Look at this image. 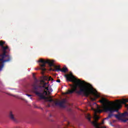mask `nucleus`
I'll return each instance as SVG.
<instances>
[{
  "label": "nucleus",
  "mask_w": 128,
  "mask_h": 128,
  "mask_svg": "<svg viewBox=\"0 0 128 128\" xmlns=\"http://www.w3.org/2000/svg\"><path fill=\"white\" fill-rule=\"evenodd\" d=\"M66 80L68 82H74L76 84H70L72 88V90H68L65 92V94H72L74 92H76L78 94H83L85 96H90L91 94H93L94 98H90L91 100L94 102L98 98H100V96L98 93L94 92V88L92 85L88 84V85H80V84L84 82L80 80H76L74 76L72 75V74H66L65 76Z\"/></svg>",
  "instance_id": "obj_1"
},
{
  "label": "nucleus",
  "mask_w": 128,
  "mask_h": 128,
  "mask_svg": "<svg viewBox=\"0 0 128 128\" xmlns=\"http://www.w3.org/2000/svg\"><path fill=\"white\" fill-rule=\"evenodd\" d=\"M100 102L102 104L101 106L102 110L98 108L96 110L98 114H102V112H118V110L122 108L120 104L108 102L106 98H103L100 100Z\"/></svg>",
  "instance_id": "obj_2"
},
{
  "label": "nucleus",
  "mask_w": 128,
  "mask_h": 128,
  "mask_svg": "<svg viewBox=\"0 0 128 128\" xmlns=\"http://www.w3.org/2000/svg\"><path fill=\"white\" fill-rule=\"evenodd\" d=\"M54 60H44V59H40V60L38 61V62H41L40 64V68L42 70V72H46V64H48L50 66V68H52V66H54V68L55 70H53V72H68V70L66 68H63L62 69H60V66H56L54 64Z\"/></svg>",
  "instance_id": "obj_3"
},
{
  "label": "nucleus",
  "mask_w": 128,
  "mask_h": 128,
  "mask_svg": "<svg viewBox=\"0 0 128 128\" xmlns=\"http://www.w3.org/2000/svg\"><path fill=\"white\" fill-rule=\"evenodd\" d=\"M42 86H36V84H34L33 85L32 92L37 96H39L40 100H45L46 102H54L56 104V100H54L52 99V98L47 97L48 96V91L46 90H44V92H42Z\"/></svg>",
  "instance_id": "obj_4"
},
{
  "label": "nucleus",
  "mask_w": 128,
  "mask_h": 128,
  "mask_svg": "<svg viewBox=\"0 0 128 128\" xmlns=\"http://www.w3.org/2000/svg\"><path fill=\"white\" fill-rule=\"evenodd\" d=\"M41 84H43L42 86H41L40 85H36V86H41V88H42V89L40 90L41 92H42V88H44V90H48V92H47V93H48V96H50V92H52V88H50V89L48 88V82H44V80H42Z\"/></svg>",
  "instance_id": "obj_5"
},
{
  "label": "nucleus",
  "mask_w": 128,
  "mask_h": 128,
  "mask_svg": "<svg viewBox=\"0 0 128 128\" xmlns=\"http://www.w3.org/2000/svg\"><path fill=\"white\" fill-rule=\"evenodd\" d=\"M6 50H3V53L0 55V60H3L4 58H8V60H6L3 62H10L12 59V58L9 55H6Z\"/></svg>",
  "instance_id": "obj_6"
},
{
  "label": "nucleus",
  "mask_w": 128,
  "mask_h": 128,
  "mask_svg": "<svg viewBox=\"0 0 128 128\" xmlns=\"http://www.w3.org/2000/svg\"><path fill=\"white\" fill-rule=\"evenodd\" d=\"M94 118L95 120L94 121L92 122V124H93V126H94L96 128H98V126H100V124L98 123V120H100V116H98V114H94Z\"/></svg>",
  "instance_id": "obj_7"
},
{
  "label": "nucleus",
  "mask_w": 128,
  "mask_h": 128,
  "mask_svg": "<svg viewBox=\"0 0 128 128\" xmlns=\"http://www.w3.org/2000/svg\"><path fill=\"white\" fill-rule=\"evenodd\" d=\"M115 118H118V120H120L121 118H126V116H128V112H125L122 114H117L114 115Z\"/></svg>",
  "instance_id": "obj_8"
},
{
  "label": "nucleus",
  "mask_w": 128,
  "mask_h": 128,
  "mask_svg": "<svg viewBox=\"0 0 128 128\" xmlns=\"http://www.w3.org/2000/svg\"><path fill=\"white\" fill-rule=\"evenodd\" d=\"M65 104H66V100H64L61 102H58V100H56V102H55V105L59 106H60L61 108H64Z\"/></svg>",
  "instance_id": "obj_9"
},
{
  "label": "nucleus",
  "mask_w": 128,
  "mask_h": 128,
  "mask_svg": "<svg viewBox=\"0 0 128 128\" xmlns=\"http://www.w3.org/2000/svg\"><path fill=\"white\" fill-rule=\"evenodd\" d=\"M9 118H10V120H12L16 122V118H14V114H12V112H10Z\"/></svg>",
  "instance_id": "obj_10"
},
{
  "label": "nucleus",
  "mask_w": 128,
  "mask_h": 128,
  "mask_svg": "<svg viewBox=\"0 0 128 128\" xmlns=\"http://www.w3.org/2000/svg\"><path fill=\"white\" fill-rule=\"evenodd\" d=\"M121 102L124 104H126V107L128 108V104H126V102H128V99H124Z\"/></svg>",
  "instance_id": "obj_11"
},
{
  "label": "nucleus",
  "mask_w": 128,
  "mask_h": 128,
  "mask_svg": "<svg viewBox=\"0 0 128 128\" xmlns=\"http://www.w3.org/2000/svg\"><path fill=\"white\" fill-rule=\"evenodd\" d=\"M44 80H54V78H52V77H48L47 76H44Z\"/></svg>",
  "instance_id": "obj_12"
},
{
  "label": "nucleus",
  "mask_w": 128,
  "mask_h": 128,
  "mask_svg": "<svg viewBox=\"0 0 128 128\" xmlns=\"http://www.w3.org/2000/svg\"><path fill=\"white\" fill-rule=\"evenodd\" d=\"M2 48L3 50H8V46H2Z\"/></svg>",
  "instance_id": "obj_13"
},
{
  "label": "nucleus",
  "mask_w": 128,
  "mask_h": 128,
  "mask_svg": "<svg viewBox=\"0 0 128 128\" xmlns=\"http://www.w3.org/2000/svg\"><path fill=\"white\" fill-rule=\"evenodd\" d=\"M86 118H88L89 122H90V118H91L90 115L89 114H88L86 116Z\"/></svg>",
  "instance_id": "obj_14"
},
{
  "label": "nucleus",
  "mask_w": 128,
  "mask_h": 128,
  "mask_svg": "<svg viewBox=\"0 0 128 128\" xmlns=\"http://www.w3.org/2000/svg\"><path fill=\"white\" fill-rule=\"evenodd\" d=\"M110 113L108 114V116L107 117V118H110L114 114H112V112H110Z\"/></svg>",
  "instance_id": "obj_15"
},
{
  "label": "nucleus",
  "mask_w": 128,
  "mask_h": 128,
  "mask_svg": "<svg viewBox=\"0 0 128 128\" xmlns=\"http://www.w3.org/2000/svg\"><path fill=\"white\" fill-rule=\"evenodd\" d=\"M6 44V42L0 41V46H4V44Z\"/></svg>",
  "instance_id": "obj_16"
},
{
  "label": "nucleus",
  "mask_w": 128,
  "mask_h": 128,
  "mask_svg": "<svg viewBox=\"0 0 128 128\" xmlns=\"http://www.w3.org/2000/svg\"><path fill=\"white\" fill-rule=\"evenodd\" d=\"M32 76L34 80H36V74H34V73H33Z\"/></svg>",
  "instance_id": "obj_17"
},
{
  "label": "nucleus",
  "mask_w": 128,
  "mask_h": 128,
  "mask_svg": "<svg viewBox=\"0 0 128 128\" xmlns=\"http://www.w3.org/2000/svg\"><path fill=\"white\" fill-rule=\"evenodd\" d=\"M56 82H60V80L58 79V80H56Z\"/></svg>",
  "instance_id": "obj_18"
},
{
  "label": "nucleus",
  "mask_w": 128,
  "mask_h": 128,
  "mask_svg": "<svg viewBox=\"0 0 128 128\" xmlns=\"http://www.w3.org/2000/svg\"><path fill=\"white\" fill-rule=\"evenodd\" d=\"M104 124V120H103L102 122V124Z\"/></svg>",
  "instance_id": "obj_19"
},
{
  "label": "nucleus",
  "mask_w": 128,
  "mask_h": 128,
  "mask_svg": "<svg viewBox=\"0 0 128 128\" xmlns=\"http://www.w3.org/2000/svg\"><path fill=\"white\" fill-rule=\"evenodd\" d=\"M26 96H32V95L29 94H26Z\"/></svg>",
  "instance_id": "obj_20"
},
{
  "label": "nucleus",
  "mask_w": 128,
  "mask_h": 128,
  "mask_svg": "<svg viewBox=\"0 0 128 128\" xmlns=\"http://www.w3.org/2000/svg\"><path fill=\"white\" fill-rule=\"evenodd\" d=\"M118 104H120V100H117Z\"/></svg>",
  "instance_id": "obj_21"
},
{
  "label": "nucleus",
  "mask_w": 128,
  "mask_h": 128,
  "mask_svg": "<svg viewBox=\"0 0 128 128\" xmlns=\"http://www.w3.org/2000/svg\"><path fill=\"white\" fill-rule=\"evenodd\" d=\"M104 120H108V117H106V118H104Z\"/></svg>",
  "instance_id": "obj_22"
},
{
  "label": "nucleus",
  "mask_w": 128,
  "mask_h": 128,
  "mask_svg": "<svg viewBox=\"0 0 128 128\" xmlns=\"http://www.w3.org/2000/svg\"><path fill=\"white\" fill-rule=\"evenodd\" d=\"M128 119L124 120V122H128Z\"/></svg>",
  "instance_id": "obj_23"
},
{
  "label": "nucleus",
  "mask_w": 128,
  "mask_h": 128,
  "mask_svg": "<svg viewBox=\"0 0 128 128\" xmlns=\"http://www.w3.org/2000/svg\"><path fill=\"white\" fill-rule=\"evenodd\" d=\"M102 128H106V126H104Z\"/></svg>",
  "instance_id": "obj_24"
},
{
  "label": "nucleus",
  "mask_w": 128,
  "mask_h": 128,
  "mask_svg": "<svg viewBox=\"0 0 128 128\" xmlns=\"http://www.w3.org/2000/svg\"><path fill=\"white\" fill-rule=\"evenodd\" d=\"M8 50H10V48L8 49Z\"/></svg>",
  "instance_id": "obj_25"
},
{
  "label": "nucleus",
  "mask_w": 128,
  "mask_h": 128,
  "mask_svg": "<svg viewBox=\"0 0 128 128\" xmlns=\"http://www.w3.org/2000/svg\"><path fill=\"white\" fill-rule=\"evenodd\" d=\"M30 98L32 99V98Z\"/></svg>",
  "instance_id": "obj_26"
}]
</instances>
